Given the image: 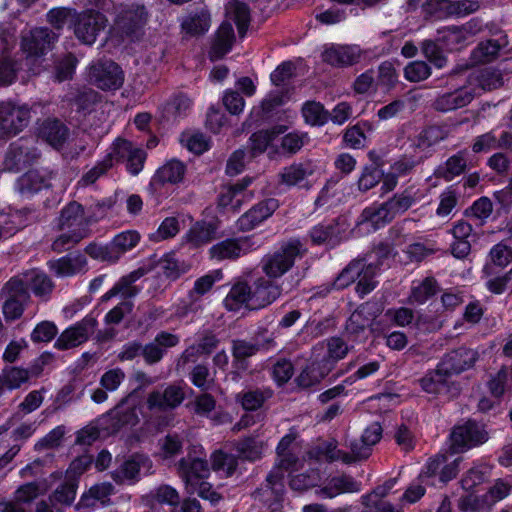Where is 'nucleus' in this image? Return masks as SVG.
Returning a JSON list of instances; mask_svg holds the SVG:
<instances>
[{
    "mask_svg": "<svg viewBox=\"0 0 512 512\" xmlns=\"http://www.w3.org/2000/svg\"><path fill=\"white\" fill-rule=\"evenodd\" d=\"M477 359V351L465 347L448 352L437 369L421 379L422 388L428 393L457 396L460 388L454 382H449L448 377L472 368Z\"/></svg>",
    "mask_w": 512,
    "mask_h": 512,
    "instance_id": "1",
    "label": "nucleus"
},
{
    "mask_svg": "<svg viewBox=\"0 0 512 512\" xmlns=\"http://www.w3.org/2000/svg\"><path fill=\"white\" fill-rule=\"evenodd\" d=\"M278 456V466L267 476L266 484L254 492L255 499L268 504L272 512L281 510L284 493L283 470L295 469L299 462V459L289 451Z\"/></svg>",
    "mask_w": 512,
    "mask_h": 512,
    "instance_id": "2",
    "label": "nucleus"
},
{
    "mask_svg": "<svg viewBox=\"0 0 512 512\" xmlns=\"http://www.w3.org/2000/svg\"><path fill=\"white\" fill-rule=\"evenodd\" d=\"M304 252L299 240H290L264 257L262 270L269 278H279L293 267L296 258L301 257Z\"/></svg>",
    "mask_w": 512,
    "mask_h": 512,
    "instance_id": "3",
    "label": "nucleus"
},
{
    "mask_svg": "<svg viewBox=\"0 0 512 512\" xmlns=\"http://www.w3.org/2000/svg\"><path fill=\"white\" fill-rule=\"evenodd\" d=\"M2 295L5 298L2 312L6 321L19 319L24 313L25 305L31 300L29 290L19 276L12 277L3 286Z\"/></svg>",
    "mask_w": 512,
    "mask_h": 512,
    "instance_id": "4",
    "label": "nucleus"
},
{
    "mask_svg": "<svg viewBox=\"0 0 512 512\" xmlns=\"http://www.w3.org/2000/svg\"><path fill=\"white\" fill-rule=\"evenodd\" d=\"M489 433L483 424L474 420L453 427L450 434L451 449L456 453H462L486 443Z\"/></svg>",
    "mask_w": 512,
    "mask_h": 512,
    "instance_id": "5",
    "label": "nucleus"
},
{
    "mask_svg": "<svg viewBox=\"0 0 512 512\" xmlns=\"http://www.w3.org/2000/svg\"><path fill=\"white\" fill-rule=\"evenodd\" d=\"M89 81L102 90H115L122 86L124 75L115 62L98 61L89 68Z\"/></svg>",
    "mask_w": 512,
    "mask_h": 512,
    "instance_id": "6",
    "label": "nucleus"
},
{
    "mask_svg": "<svg viewBox=\"0 0 512 512\" xmlns=\"http://www.w3.org/2000/svg\"><path fill=\"white\" fill-rule=\"evenodd\" d=\"M98 322L96 318L87 316L76 324L65 329L55 341V348L69 350L85 343L94 334Z\"/></svg>",
    "mask_w": 512,
    "mask_h": 512,
    "instance_id": "7",
    "label": "nucleus"
},
{
    "mask_svg": "<svg viewBox=\"0 0 512 512\" xmlns=\"http://www.w3.org/2000/svg\"><path fill=\"white\" fill-rule=\"evenodd\" d=\"M185 398L184 386L172 383L167 385L163 391H151L147 396L146 405L151 411L167 412L178 408Z\"/></svg>",
    "mask_w": 512,
    "mask_h": 512,
    "instance_id": "8",
    "label": "nucleus"
},
{
    "mask_svg": "<svg viewBox=\"0 0 512 512\" xmlns=\"http://www.w3.org/2000/svg\"><path fill=\"white\" fill-rule=\"evenodd\" d=\"M106 18L100 12L85 11L78 15L74 26L76 37L84 44L91 45L106 27Z\"/></svg>",
    "mask_w": 512,
    "mask_h": 512,
    "instance_id": "9",
    "label": "nucleus"
},
{
    "mask_svg": "<svg viewBox=\"0 0 512 512\" xmlns=\"http://www.w3.org/2000/svg\"><path fill=\"white\" fill-rule=\"evenodd\" d=\"M30 120V110L26 106L11 103L0 105V132L15 135L26 127Z\"/></svg>",
    "mask_w": 512,
    "mask_h": 512,
    "instance_id": "10",
    "label": "nucleus"
},
{
    "mask_svg": "<svg viewBox=\"0 0 512 512\" xmlns=\"http://www.w3.org/2000/svg\"><path fill=\"white\" fill-rule=\"evenodd\" d=\"M57 35L48 28L40 27L23 35L21 47L27 57H40L51 50Z\"/></svg>",
    "mask_w": 512,
    "mask_h": 512,
    "instance_id": "11",
    "label": "nucleus"
},
{
    "mask_svg": "<svg viewBox=\"0 0 512 512\" xmlns=\"http://www.w3.org/2000/svg\"><path fill=\"white\" fill-rule=\"evenodd\" d=\"M323 62L334 67H348L360 62L363 51L356 45H332L322 52Z\"/></svg>",
    "mask_w": 512,
    "mask_h": 512,
    "instance_id": "12",
    "label": "nucleus"
},
{
    "mask_svg": "<svg viewBox=\"0 0 512 512\" xmlns=\"http://www.w3.org/2000/svg\"><path fill=\"white\" fill-rule=\"evenodd\" d=\"M380 313L381 310L376 304L367 302L360 305L347 320L346 333L357 339Z\"/></svg>",
    "mask_w": 512,
    "mask_h": 512,
    "instance_id": "13",
    "label": "nucleus"
},
{
    "mask_svg": "<svg viewBox=\"0 0 512 512\" xmlns=\"http://www.w3.org/2000/svg\"><path fill=\"white\" fill-rule=\"evenodd\" d=\"M253 249L249 238L226 239L210 248L211 258L217 261L237 259Z\"/></svg>",
    "mask_w": 512,
    "mask_h": 512,
    "instance_id": "14",
    "label": "nucleus"
},
{
    "mask_svg": "<svg viewBox=\"0 0 512 512\" xmlns=\"http://www.w3.org/2000/svg\"><path fill=\"white\" fill-rule=\"evenodd\" d=\"M40 157L39 151L27 144H12L6 153L4 167L9 171L18 172Z\"/></svg>",
    "mask_w": 512,
    "mask_h": 512,
    "instance_id": "15",
    "label": "nucleus"
},
{
    "mask_svg": "<svg viewBox=\"0 0 512 512\" xmlns=\"http://www.w3.org/2000/svg\"><path fill=\"white\" fill-rule=\"evenodd\" d=\"M179 337L175 334L162 331L156 335L154 340L146 345H142V356L145 362L153 365L162 360L165 351L177 346Z\"/></svg>",
    "mask_w": 512,
    "mask_h": 512,
    "instance_id": "16",
    "label": "nucleus"
},
{
    "mask_svg": "<svg viewBox=\"0 0 512 512\" xmlns=\"http://www.w3.org/2000/svg\"><path fill=\"white\" fill-rule=\"evenodd\" d=\"M177 471L186 486H195L197 481L203 480L209 475L208 463L191 456L183 457L177 463Z\"/></svg>",
    "mask_w": 512,
    "mask_h": 512,
    "instance_id": "17",
    "label": "nucleus"
},
{
    "mask_svg": "<svg viewBox=\"0 0 512 512\" xmlns=\"http://www.w3.org/2000/svg\"><path fill=\"white\" fill-rule=\"evenodd\" d=\"M48 267L57 277H72L83 273L87 267V259L81 253L68 254L48 262Z\"/></svg>",
    "mask_w": 512,
    "mask_h": 512,
    "instance_id": "18",
    "label": "nucleus"
},
{
    "mask_svg": "<svg viewBox=\"0 0 512 512\" xmlns=\"http://www.w3.org/2000/svg\"><path fill=\"white\" fill-rule=\"evenodd\" d=\"M278 207V200L274 198L261 201L239 218V227L242 230H251L257 224L270 217Z\"/></svg>",
    "mask_w": 512,
    "mask_h": 512,
    "instance_id": "19",
    "label": "nucleus"
},
{
    "mask_svg": "<svg viewBox=\"0 0 512 512\" xmlns=\"http://www.w3.org/2000/svg\"><path fill=\"white\" fill-rule=\"evenodd\" d=\"M473 99L472 90L459 88L439 95L433 102V108L439 112H450L467 106Z\"/></svg>",
    "mask_w": 512,
    "mask_h": 512,
    "instance_id": "20",
    "label": "nucleus"
},
{
    "mask_svg": "<svg viewBox=\"0 0 512 512\" xmlns=\"http://www.w3.org/2000/svg\"><path fill=\"white\" fill-rule=\"evenodd\" d=\"M383 429L379 422H373L368 425L363 431L359 439H354L350 442L351 448L358 457L369 458L372 453V448L382 438Z\"/></svg>",
    "mask_w": 512,
    "mask_h": 512,
    "instance_id": "21",
    "label": "nucleus"
},
{
    "mask_svg": "<svg viewBox=\"0 0 512 512\" xmlns=\"http://www.w3.org/2000/svg\"><path fill=\"white\" fill-rule=\"evenodd\" d=\"M18 276L23 278L25 286L29 287L36 297L43 300H48L55 288L51 277L37 269L25 271Z\"/></svg>",
    "mask_w": 512,
    "mask_h": 512,
    "instance_id": "22",
    "label": "nucleus"
},
{
    "mask_svg": "<svg viewBox=\"0 0 512 512\" xmlns=\"http://www.w3.org/2000/svg\"><path fill=\"white\" fill-rule=\"evenodd\" d=\"M89 221L85 216L82 205L77 202H70L65 206L58 219V227L60 230H79L83 228L89 234Z\"/></svg>",
    "mask_w": 512,
    "mask_h": 512,
    "instance_id": "23",
    "label": "nucleus"
},
{
    "mask_svg": "<svg viewBox=\"0 0 512 512\" xmlns=\"http://www.w3.org/2000/svg\"><path fill=\"white\" fill-rule=\"evenodd\" d=\"M250 182V179H243L236 184L224 186L219 195V205L231 207L233 211L238 210L242 203L251 196L245 191Z\"/></svg>",
    "mask_w": 512,
    "mask_h": 512,
    "instance_id": "24",
    "label": "nucleus"
},
{
    "mask_svg": "<svg viewBox=\"0 0 512 512\" xmlns=\"http://www.w3.org/2000/svg\"><path fill=\"white\" fill-rule=\"evenodd\" d=\"M147 273V269L141 267L138 268L128 275L123 276L112 289L106 292L102 296L103 301H108L111 298L115 297L118 294H121L124 298H132L136 296L139 292V289L133 284L143 277Z\"/></svg>",
    "mask_w": 512,
    "mask_h": 512,
    "instance_id": "25",
    "label": "nucleus"
},
{
    "mask_svg": "<svg viewBox=\"0 0 512 512\" xmlns=\"http://www.w3.org/2000/svg\"><path fill=\"white\" fill-rule=\"evenodd\" d=\"M152 464L150 459L142 454H135L126 460L118 469L112 473L113 479L117 483H123L126 480L135 479L141 468L149 470Z\"/></svg>",
    "mask_w": 512,
    "mask_h": 512,
    "instance_id": "26",
    "label": "nucleus"
},
{
    "mask_svg": "<svg viewBox=\"0 0 512 512\" xmlns=\"http://www.w3.org/2000/svg\"><path fill=\"white\" fill-rule=\"evenodd\" d=\"M234 38L232 25L229 22H223L215 34L209 51L210 59L216 61L223 58L232 48Z\"/></svg>",
    "mask_w": 512,
    "mask_h": 512,
    "instance_id": "27",
    "label": "nucleus"
},
{
    "mask_svg": "<svg viewBox=\"0 0 512 512\" xmlns=\"http://www.w3.org/2000/svg\"><path fill=\"white\" fill-rule=\"evenodd\" d=\"M253 290V308L265 307L278 299L282 293V288L265 278H259L255 281Z\"/></svg>",
    "mask_w": 512,
    "mask_h": 512,
    "instance_id": "28",
    "label": "nucleus"
},
{
    "mask_svg": "<svg viewBox=\"0 0 512 512\" xmlns=\"http://www.w3.org/2000/svg\"><path fill=\"white\" fill-rule=\"evenodd\" d=\"M211 25V16L207 9H201L186 16L181 22L183 32L189 37L205 34Z\"/></svg>",
    "mask_w": 512,
    "mask_h": 512,
    "instance_id": "29",
    "label": "nucleus"
},
{
    "mask_svg": "<svg viewBox=\"0 0 512 512\" xmlns=\"http://www.w3.org/2000/svg\"><path fill=\"white\" fill-rule=\"evenodd\" d=\"M39 135L54 148H60L68 138V128L59 120L48 119L42 123Z\"/></svg>",
    "mask_w": 512,
    "mask_h": 512,
    "instance_id": "30",
    "label": "nucleus"
},
{
    "mask_svg": "<svg viewBox=\"0 0 512 512\" xmlns=\"http://www.w3.org/2000/svg\"><path fill=\"white\" fill-rule=\"evenodd\" d=\"M243 304L253 308V291L248 283L236 282L227 294L224 305L230 311L238 310Z\"/></svg>",
    "mask_w": 512,
    "mask_h": 512,
    "instance_id": "31",
    "label": "nucleus"
},
{
    "mask_svg": "<svg viewBox=\"0 0 512 512\" xmlns=\"http://www.w3.org/2000/svg\"><path fill=\"white\" fill-rule=\"evenodd\" d=\"M52 175L43 174L32 169L18 179V189L21 194H33L50 185Z\"/></svg>",
    "mask_w": 512,
    "mask_h": 512,
    "instance_id": "32",
    "label": "nucleus"
},
{
    "mask_svg": "<svg viewBox=\"0 0 512 512\" xmlns=\"http://www.w3.org/2000/svg\"><path fill=\"white\" fill-rule=\"evenodd\" d=\"M359 484L348 475L333 477L326 486L318 491L319 495L334 498L343 493H353L359 491Z\"/></svg>",
    "mask_w": 512,
    "mask_h": 512,
    "instance_id": "33",
    "label": "nucleus"
},
{
    "mask_svg": "<svg viewBox=\"0 0 512 512\" xmlns=\"http://www.w3.org/2000/svg\"><path fill=\"white\" fill-rule=\"evenodd\" d=\"M507 45V35L503 34L497 39H490L479 43L473 52V57L477 62H491L498 56L499 51Z\"/></svg>",
    "mask_w": 512,
    "mask_h": 512,
    "instance_id": "34",
    "label": "nucleus"
},
{
    "mask_svg": "<svg viewBox=\"0 0 512 512\" xmlns=\"http://www.w3.org/2000/svg\"><path fill=\"white\" fill-rule=\"evenodd\" d=\"M114 487L111 483L104 482L93 485L87 492H85L76 505L78 510L90 508L96 505L99 501L105 503L106 499L113 493Z\"/></svg>",
    "mask_w": 512,
    "mask_h": 512,
    "instance_id": "35",
    "label": "nucleus"
},
{
    "mask_svg": "<svg viewBox=\"0 0 512 512\" xmlns=\"http://www.w3.org/2000/svg\"><path fill=\"white\" fill-rule=\"evenodd\" d=\"M147 19L148 12L144 5L134 4L119 15L118 24L122 29L130 32L144 25Z\"/></svg>",
    "mask_w": 512,
    "mask_h": 512,
    "instance_id": "36",
    "label": "nucleus"
},
{
    "mask_svg": "<svg viewBox=\"0 0 512 512\" xmlns=\"http://www.w3.org/2000/svg\"><path fill=\"white\" fill-rule=\"evenodd\" d=\"M330 371L331 365H325L321 362H312L299 374L297 383L303 388L311 387L324 379Z\"/></svg>",
    "mask_w": 512,
    "mask_h": 512,
    "instance_id": "37",
    "label": "nucleus"
},
{
    "mask_svg": "<svg viewBox=\"0 0 512 512\" xmlns=\"http://www.w3.org/2000/svg\"><path fill=\"white\" fill-rule=\"evenodd\" d=\"M467 167V159L466 153L464 151H460L455 155L449 157L446 162L440 166L436 175L440 178H443L447 181L453 180L455 177L464 173Z\"/></svg>",
    "mask_w": 512,
    "mask_h": 512,
    "instance_id": "38",
    "label": "nucleus"
},
{
    "mask_svg": "<svg viewBox=\"0 0 512 512\" xmlns=\"http://www.w3.org/2000/svg\"><path fill=\"white\" fill-rule=\"evenodd\" d=\"M185 165L180 161H170L160 167L154 175V182L159 184H175L183 180Z\"/></svg>",
    "mask_w": 512,
    "mask_h": 512,
    "instance_id": "39",
    "label": "nucleus"
},
{
    "mask_svg": "<svg viewBox=\"0 0 512 512\" xmlns=\"http://www.w3.org/2000/svg\"><path fill=\"white\" fill-rule=\"evenodd\" d=\"M448 137V130L441 126H429L415 138L413 145L424 151Z\"/></svg>",
    "mask_w": 512,
    "mask_h": 512,
    "instance_id": "40",
    "label": "nucleus"
},
{
    "mask_svg": "<svg viewBox=\"0 0 512 512\" xmlns=\"http://www.w3.org/2000/svg\"><path fill=\"white\" fill-rule=\"evenodd\" d=\"M144 500L150 507L155 506L154 503L177 507L180 504V495L172 486L163 484L151 491Z\"/></svg>",
    "mask_w": 512,
    "mask_h": 512,
    "instance_id": "41",
    "label": "nucleus"
},
{
    "mask_svg": "<svg viewBox=\"0 0 512 512\" xmlns=\"http://www.w3.org/2000/svg\"><path fill=\"white\" fill-rule=\"evenodd\" d=\"M266 446V442L257 437H247L235 443L238 454L249 461L260 459Z\"/></svg>",
    "mask_w": 512,
    "mask_h": 512,
    "instance_id": "42",
    "label": "nucleus"
},
{
    "mask_svg": "<svg viewBox=\"0 0 512 512\" xmlns=\"http://www.w3.org/2000/svg\"><path fill=\"white\" fill-rule=\"evenodd\" d=\"M226 15L235 22L239 34L243 36L250 22L248 6L238 0H232L226 6Z\"/></svg>",
    "mask_w": 512,
    "mask_h": 512,
    "instance_id": "43",
    "label": "nucleus"
},
{
    "mask_svg": "<svg viewBox=\"0 0 512 512\" xmlns=\"http://www.w3.org/2000/svg\"><path fill=\"white\" fill-rule=\"evenodd\" d=\"M416 201V192L413 188L409 187L400 193L394 194L387 200L388 206L391 209L394 217L408 211Z\"/></svg>",
    "mask_w": 512,
    "mask_h": 512,
    "instance_id": "44",
    "label": "nucleus"
},
{
    "mask_svg": "<svg viewBox=\"0 0 512 512\" xmlns=\"http://www.w3.org/2000/svg\"><path fill=\"white\" fill-rule=\"evenodd\" d=\"M313 173V167L310 162L294 163L283 169L280 174L282 183L293 186L304 180Z\"/></svg>",
    "mask_w": 512,
    "mask_h": 512,
    "instance_id": "45",
    "label": "nucleus"
},
{
    "mask_svg": "<svg viewBox=\"0 0 512 512\" xmlns=\"http://www.w3.org/2000/svg\"><path fill=\"white\" fill-rule=\"evenodd\" d=\"M362 217L364 221L371 223L376 228L390 223L395 218L387 201L378 207L366 208L362 213Z\"/></svg>",
    "mask_w": 512,
    "mask_h": 512,
    "instance_id": "46",
    "label": "nucleus"
},
{
    "mask_svg": "<svg viewBox=\"0 0 512 512\" xmlns=\"http://www.w3.org/2000/svg\"><path fill=\"white\" fill-rule=\"evenodd\" d=\"M326 347L327 355L323 359L322 363L325 365H331V369L334 364L343 359L349 351L347 343L340 337H331L327 339Z\"/></svg>",
    "mask_w": 512,
    "mask_h": 512,
    "instance_id": "47",
    "label": "nucleus"
},
{
    "mask_svg": "<svg viewBox=\"0 0 512 512\" xmlns=\"http://www.w3.org/2000/svg\"><path fill=\"white\" fill-rule=\"evenodd\" d=\"M139 240L140 234L134 230L125 231L116 235L111 242V247L117 254V261L125 252L134 248Z\"/></svg>",
    "mask_w": 512,
    "mask_h": 512,
    "instance_id": "48",
    "label": "nucleus"
},
{
    "mask_svg": "<svg viewBox=\"0 0 512 512\" xmlns=\"http://www.w3.org/2000/svg\"><path fill=\"white\" fill-rule=\"evenodd\" d=\"M270 390H250L237 395V400L243 409L254 411L262 407L264 402L271 397Z\"/></svg>",
    "mask_w": 512,
    "mask_h": 512,
    "instance_id": "49",
    "label": "nucleus"
},
{
    "mask_svg": "<svg viewBox=\"0 0 512 512\" xmlns=\"http://www.w3.org/2000/svg\"><path fill=\"white\" fill-rule=\"evenodd\" d=\"M238 463L235 456L217 450L211 455V467L214 471L223 472L226 477L231 476L236 470Z\"/></svg>",
    "mask_w": 512,
    "mask_h": 512,
    "instance_id": "50",
    "label": "nucleus"
},
{
    "mask_svg": "<svg viewBox=\"0 0 512 512\" xmlns=\"http://www.w3.org/2000/svg\"><path fill=\"white\" fill-rule=\"evenodd\" d=\"M87 236V231H85L83 228L70 231L69 233H63L53 241L51 246L52 250L56 253H63L73 248Z\"/></svg>",
    "mask_w": 512,
    "mask_h": 512,
    "instance_id": "51",
    "label": "nucleus"
},
{
    "mask_svg": "<svg viewBox=\"0 0 512 512\" xmlns=\"http://www.w3.org/2000/svg\"><path fill=\"white\" fill-rule=\"evenodd\" d=\"M214 236L215 228L212 224L197 223L190 229L187 240L194 247H199L210 242Z\"/></svg>",
    "mask_w": 512,
    "mask_h": 512,
    "instance_id": "52",
    "label": "nucleus"
},
{
    "mask_svg": "<svg viewBox=\"0 0 512 512\" xmlns=\"http://www.w3.org/2000/svg\"><path fill=\"white\" fill-rule=\"evenodd\" d=\"M376 267L372 264L366 265L362 261L361 276L357 277L356 293L360 297H364L376 287L377 282L375 281Z\"/></svg>",
    "mask_w": 512,
    "mask_h": 512,
    "instance_id": "53",
    "label": "nucleus"
},
{
    "mask_svg": "<svg viewBox=\"0 0 512 512\" xmlns=\"http://www.w3.org/2000/svg\"><path fill=\"white\" fill-rule=\"evenodd\" d=\"M282 128L271 130L259 131L254 133L251 138L250 154L251 157H255L258 154L263 153L267 146L271 143L275 136L282 133Z\"/></svg>",
    "mask_w": 512,
    "mask_h": 512,
    "instance_id": "54",
    "label": "nucleus"
},
{
    "mask_svg": "<svg viewBox=\"0 0 512 512\" xmlns=\"http://www.w3.org/2000/svg\"><path fill=\"white\" fill-rule=\"evenodd\" d=\"M362 260H354L344 268L335 279L333 286L336 289H344L355 282L357 277L361 276Z\"/></svg>",
    "mask_w": 512,
    "mask_h": 512,
    "instance_id": "55",
    "label": "nucleus"
},
{
    "mask_svg": "<svg viewBox=\"0 0 512 512\" xmlns=\"http://www.w3.org/2000/svg\"><path fill=\"white\" fill-rule=\"evenodd\" d=\"M76 489L77 484L74 480L67 481L57 487L49 499L53 505L60 504L69 506L75 499Z\"/></svg>",
    "mask_w": 512,
    "mask_h": 512,
    "instance_id": "56",
    "label": "nucleus"
},
{
    "mask_svg": "<svg viewBox=\"0 0 512 512\" xmlns=\"http://www.w3.org/2000/svg\"><path fill=\"white\" fill-rule=\"evenodd\" d=\"M437 291V281L433 277H426L418 286L413 288L410 300L422 304L435 295Z\"/></svg>",
    "mask_w": 512,
    "mask_h": 512,
    "instance_id": "57",
    "label": "nucleus"
},
{
    "mask_svg": "<svg viewBox=\"0 0 512 512\" xmlns=\"http://www.w3.org/2000/svg\"><path fill=\"white\" fill-rule=\"evenodd\" d=\"M476 81L484 91L498 89L503 85L501 72L491 68L480 70L476 76Z\"/></svg>",
    "mask_w": 512,
    "mask_h": 512,
    "instance_id": "58",
    "label": "nucleus"
},
{
    "mask_svg": "<svg viewBox=\"0 0 512 512\" xmlns=\"http://www.w3.org/2000/svg\"><path fill=\"white\" fill-rule=\"evenodd\" d=\"M183 442L177 434H168L159 440V456L162 459H170L182 451Z\"/></svg>",
    "mask_w": 512,
    "mask_h": 512,
    "instance_id": "59",
    "label": "nucleus"
},
{
    "mask_svg": "<svg viewBox=\"0 0 512 512\" xmlns=\"http://www.w3.org/2000/svg\"><path fill=\"white\" fill-rule=\"evenodd\" d=\"M2 379L3 384L9 389H17L29 380L26 369L17 366L5 368L3 370Z\"/></svg>",
    "mask_w": 512,
    "mask_h": 512,
    "instance_id": "60",
    "label": "nucleus"
},
{
    "mask_svg": "<svg viewBox=\"0 0 512 512\" xmlns=\"http://www.w3.org/2000/svg\"><path fill=\"white\" fill-rule=\"evenodd\" d=\"M112 418L115 421L113 426L116 429H120L126 425H135L138 423V416L135 407H126L124 405H118L112 411Z\"/></svg>",
    "mask_w": 512,
    "mask_h": 512,
    "instance_id": "61",
    "label": "nucleus"
},
{
    "mask_svg": "<svg viewBox=\"0 0 512 512\" xmlns=\"http://www.w3.org/2000/svg\"><path fill=\"white\" fill-rule=\"evenodd\" d=\"M185 489L188 494L196 493L199 497L210 501L212 504L218 503L222 499V496L204 479L197 481L195 486H186Z\"/></svg>",
    "mask_w": 512,
    "mask_h": 512,
    "instance_id": "62",
    "label": "nucleus"
},
{
    "mask_svg": "<svg viewBox=\"0 0 512 512\" xmlns=\"http://www.w3.org/2000/svg\"><path fill=\"white\" fill-rule=\"evenodd\" d=\"M489 259L491 264L505 268L512 262V248L503 242L497 243L491 248Z\"/></svg>",
    "mask_w": 512,
    "mask_h": 512,
    "instance_id": "63",
    "label": "nucleus"
},
{
    "mask_svg": "<svg viewBox=\"0 0 512 512\" xmlns=\"http://www.w3.org/2000/svg\"><path fill=\"white\" fill-rule=\"evenodd\" d=\"M46 488L38 482H30L21 485L15 492V500L19 503H28L45 493Z\"/></svg>",
    "mask_w": 512,
    "mask_h": 512,
    "instance_id": "64",
    "label": "nucleus"
}]
</instances>
